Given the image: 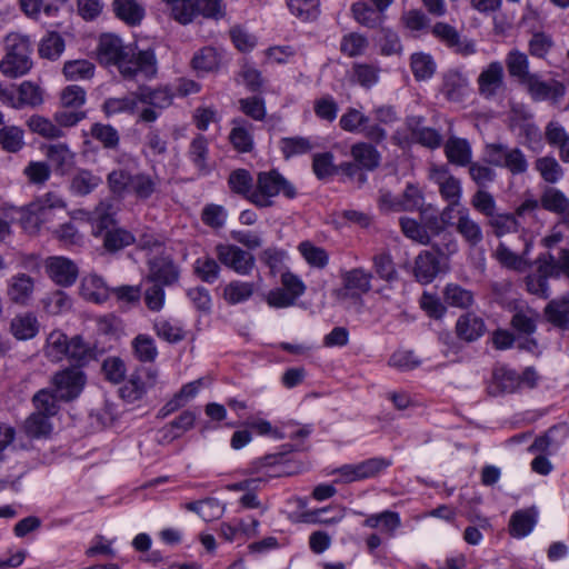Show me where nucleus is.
Returning <instances> with one entry per match:
<instances>
[{"label": "nucleus", "mask_w": 569, "mask_h": 569, "mask_svg": "<svg viewBox=\"0 0 569 569\" xmlns=\"http://www.w3.org/2000/svg\"><path fill=\"white\" fill-rule=\"evenodd\" d=\"M91 224V234L102 238L108 252L120 251L134 243V236L124 228L117 227L116 209L110 200L101 201L92 212H87Z\"/></svg>", "instance_id": "f257e3e1"}, {"label": "nucleus", "mask_w": 569, "mask_h": 569, "mask_svg": "<svg viewBox=\"0 0 569 569\" xmlns=\"http://www.w3.org/2000/svg\"><path fill=\"white\" fill-rule=\"evenodd\" d=\"M4 50L6 54L0 61V71L3 76L17 79L32 69V43L28 36L9 33L4 40Z\"/></svg>", "instance_id": "f03ea898"}, {"label": "nucleus", "mask_w": 569, "mask_h": 569, "mask_svg": "<svg viewBox=\"0 0 569 569\" xmlns=\"http://www.w3.org/2000/svg\"><path fill=\"white\" fill-rule=\"evenodd\" d=\"M281 192L289 199L297 196L295 186L279 171H262L257 176L256 189L250 196V202L258 208H269L273 206L272 199Z\"/></svg>", "instance_id": "7ed1b4c3"}, {"label": "nucleus", "mask_w": 569, "mask_h": 569, "mask_svg": "<svg viewBox=\"0 0 569 569\" xmlns=\"http://www.w3.org/2000/svg\"><path fill=\"white\" fill-rule=\"evenodd\" d=\"M127 59L119 66V73L124 81L143 83L158 74V59L154 49L132 48Z\"/></svg>", "instance_id": "20e7f679"}, {"label": "nucleus", "mask_w": 569, "mask_h": 569, "mask_svg": "<svg viewBox=\"0 0 569 569\" xmlns=\"http://www.w3.org/2000/svg\"><path fill=\"white\" fill-rule=\"evenodd\" d=\"M528 96L535 102H559L566 94V86L556 79L545 80L541 74L533 72L521 84Z\"/></svg>", "instance_id": "39448f33"}, {"label": "nucleus", "mask_w": 569, "mask_h": 569, "mask_svg": "<svg viewBox=\"0 0 569 569\" xmlns=\"http://www.w3.org/2000/svg\"><path fill=\"white\" fill-rule=\"evenodd\" d=\"M86 385V376L80 368L71 367L58 371L51 378V386L61 401L79 397Z\"/></svg>", "instance_id": "423d86ee"}, {"label": "nucleus", "mask_w": 569, "mask_h": 569, "mask_svg": "<svg viewBox=\"0 0 569 569\" xmlns=\"http://www.w3.org/2000/svg\"><path fill=\"white\" fill-rule=\"evenodd\" d=\"M214 252L220 263L238 274L247 276L254 267V257L234 244L219 243Z\"/></svg>", "instance_id": "0eeeda50"}, {"label": "nucleus", "mask_w": 569, "mask_h": 569, "mask_svg": "<svg viewBox=\"0 0 569 569\" xmlns=\"http://www.w3.org/2000/svg\"><path fill=\"white\" fill-rule=\"evenodd\" d=\"M132 47L124 46L114 34H102L98 46V59L106 66H114L119 70L120 63L129 57Z\"/></svg>", "instance_id": "6e6552de"}, {"label": "nucleus", "mask_w": 569, "mask_h": 569, "mask_svg": "<svg viewBox=\"0 0 569 569\" xmlns=\"http://www.w3.org/2000/svg\"><path fill=\"white\" fill-rule=\"evenodd\" d=\"M505 84V70L500 61L485 67L477 78L478 92L485 99H492Z\"/></svg>", "instance_id": "1a4fd4ad"}, {"label": "nucleus", "mask_w": 569, "mask_h": 569, "mask_svg": "<svg viewBox=\"0 0 569 569\" xmlns=\"http://www.w3.org/2000/svg\"><path fill=\"white\" fill-rule=\"evenodd\" d=\"M432 34L456 53L468 57L476 53V44L472 40L461 38L452 26L437 22L432 28Z\"/></svg>", "instance_id": "9d476101"}, {"label": "nucleus", "mask_w": 569, "mask_h": 569, "mask_svg": "<svg viewBox=\"0 0 569 569\" xmlns=\"http://www.w3.org/2000/svg\"><path fill=\"white\" fill-rule=\"evenodd\" d=\"M430 179L439 187V192L447 202L460 204L462 196L461 182L446 167L432 168L430 170Z\"/></svg>", "instance_id": "9b49d317"}, {"label": "nucleus", "mask_w": 569, "mask_h": 569, "mask_svg": "<svg viewBox=\"0 0 569 569\" xmlns=\"http://www.w3.org/2000/svg\"><path fill=\"white\" fill-rule=\"evenodd\" d=\"M455 230L471 248H476L483 241L481 226L471 217L467 207H459L456 211Z\"/></svg>", "instance_id": "f8f14e48"}, {"label": "nucleus", "mask_w": 569, "mask_h": 569, "mask_svg": "<svg viewBox=\"0 0 569 569\" xmlns=\"http://www.w3.org/2000/svg\"><path fill=\"white\" fill-rule=\"evenodd\" d=\"M179 279V270L168 257H154L149 262L147 281L160 286H171Z\"/></svg>", "instance_id": "ddd939ff"}, {"label": "nucleus", "mask_w": 569, "mask_h": 569, "mask_svg": "<svg viewBox=\"0 0 569 569\" xmlns=\"http://www.w3.org/2000/svg\"><path fill=\"white\" fill-rule=\"evenodd\" d=\"M536 262L538 264V272L530 273L525 278L526 289L531 295L547 299L550 296L548 279L552 278L549 274L550 264L543 253L537 258Z\"/></svg>", "instance_id": "4468645a"}, {"label": "nucleus", "mask_w": 569, "mask_h": 569, "mask_svg": "<svg viewBox=\"0 0 569 569\" xmlns=\"http://www.w3.org/2000/svg\"><path fill=\"white\" fill-rule=\"evenodd\" d=\"M47 271L56 283L63 287L74 283L78 277L77 266L64 257L49 258L47 260Z\"/></svg>", "instance_id": "2eb2a0df"}, {"label": "nucleus", "mask_w": 569, "mask_h": 569, "mask_svg": "<svg viewBox=\"0 0 569 569\" xmlns=\"http://www.w3.org/2000/svg\"><path fill=\"white\" fill-rule=\"evenodd\" d=\"M34 281L27 273H18L8 280L7 296L9 300L19 306H27L32 299Z\"/></svg>", "instance_id": "dca6fc26"}, {"label": "nucleus", "mask_w": 569, "mask_h": 569, "mask_svg": "<svg viewBox=\"0 0 569 569\" xmlns=\"http://www.w3.org/2000/svg\"><path fill=\"white\" fill-rule=\"evenodd\" d=\"M543 316L553 327L569 331V293L551 299L543 309Z\"/></svg>", "instance_id": "f3484780"}, {"label": "nucleus", "mask_w": 569, "mask_h": 569, "mask_svg": "<svg viewBox=\"0 0 569 569\" xmlns=\"http://www.w3.org/2000/svg\"><path fill=\"white\" fill-rule=\"evenodd\" d=\"M157 380V372L144 370L132 375L129 381L120 389L121 397L130 402L140 399L147 388L152 387Z\"/></svg>", "instance_id": "a211bd4d"}, {"label": "nucleus", "mask_w": 569, "mask_h": 569, "mask_svg": "<svg viewBox=\"0 0 569 569\" xmlns=\"http://www.w3.org/2000/svg\"><path fill=\"white\" fill-rule=\"evenodd\" d=\"M469 91V81L466 76L456 70H450L443 76L441 93L452 102H460Z\"/></svg>", "instance_id": "6ab92c4d"}, {"label": "nucleus", "mask_w": 569, "mask_h": 569, "mask_svg": "<svg viewBox=\"0 0 569 569\" xmlns=\"http://www.w3.org/2000/svg\"><path fill=\"white\" fill-rule=\"evenodd\" d=\"M487 330L483 319L468 312L460 316L456 322V332L465 341L472 342L485 335Z\"/></svg>", "instance_id": "aec40b11"}, {"label": "nucleus", "mask_w": 569, "mask_h": 569, "mask_svg": "<svg viewBox=\"0 0 569 569\" xmlns=\"http://www.w3.org/2000/svg\"><path fill=\"white\" fill-rule=\"evenodd\" d=\"M529 250L530 244L527 243L523 252L521 254H517L511 251L510 248H508L503 242H500L493 251V257L502 267L517 272H523L530 266L526 259Z\"/></svg>", "instance_id": "412c9836"}, {"label": "nucleus", "mask_w": 569, "mask_h": 569, "mask_svg": "<svg viewBox=\"0 0 569 569\" xmlns=\"http://www.w3.org/2000/svg\"><path fill=\"white\" fill-rule=\"evenodd\" d=\"M445 153L452 164L466 167L471 163L472 149L467 139L450 137L445 143Z\"/></svg>", "instance_id": "4be33fe9"}, {"label": "nucleus", "mask_w": 569, "mask_h": 569, "mask_svg": "<svg viewBox=\"0 0 569 569\" xmlns=\"http://www.w3.org/2000/svg\"><path fill=\"white\" fill-rule=\"evenodd\" d=\"M520 385L521 378L517 371L507 367H498L495 368L492 372V389L490 392L495 396L499 393H512Z\"/></svg>", "instance_id": "5701e85b"}, {"label": "nucleus", "mask_w": 569, "mask_h": 569, "mask_svg": "<svg viewBox=\"0 0 569 569\" xmlns=\"http://www.w3.org/2000/svg\"><path fill=\"white\" fill-rule=\"evenodd\" d=\"M381 68L377 63L356 62L351 67L350 81L371 89L380 80Z\"/></svg>", "instance_id": "b1692460"}, {"label": "nucleus", "mask_w": 569, "mask_h": 569, "mask_svg": "<svg viewBox=\"0 0 569 569\" xmlns=\"http://www.w3.org/2000/svg\"><path fill=\"white\" fill-rule=\"evenodd\" d=\"M536 522L537 511L533 508L515 511L510 517L509 532L515 538H523L533 530Z\"/></svg>", "instance_id": "393cba45"}, {"label": "nucleus", "mask_w": 569, "mask_h": 569, "mask_svg": "<svg viewBox=\"0 0 569 569\" xmlns=\"http://www.w3.org/2000/svg\"><path fill=\"white\" fill-rule=\"evenodd\" d=\"M188 158L200 174L206 176L210 172L211 169L208 164L209 143L204 136L198 134L192 139L188 149Z\"/></svg>", "instance_id": "a878e982"}, {"label": "nucleus", "mask_w": 569, "mask_h": 569, "mask_svg": "<svg viewBox=\"0 0 569 569\" xmlns=\"http://www.w3.org/2000/svg\"><path fill=\"white\" fill-rule=\"evenodd\" d=\"M110 289L104 280L97 274H89L82 279L81 296L91 302L102 303L108 300Z\"/></svg>", "instance_id": "bb28decb"}, {"label": "nucleus", "mask_w": 569, "mask_h": 569, "mask_svg": "<svg viewBox=\"0 0 569 569\" xmlns=\"http://www.w3.org/2000/svg\"><path fill=\"white\" fill-rule=\"evenodd\" d=\"M422 121L423 119L421 117L415 116L407 119V124L413 139L425 147L431 149L438 148L441 144L440 133L432 128L421 126Z\"/></svg>", "instance_id": "cd10ccee"}, {"label": "nucleus", "mask_w": 569, "mask_h": 569, "mask_svg": "<svg viewBox=\"0 0 569 569\" xmlns=\"http://www.w3.org/2000/svg\"><path fill=\"white\" fill-rule=\"evenodd\" d=\"M343 288L358 295L371 289L372 273L363 268H353L341 273Z\"/></svg>", "instance_id": "c85d7f7f"}, {"label": "nucleus", "mask_w": 569, "mask_h": 569, "mask_svg": "<svg viewBox=\"0 0 569 569\" xmlns=\"http://www.w3.org/2000/svg\"><path fill=\"white\" fill-rule=\"evenodd\" d=\"M506 67L511 78L521 86L533 72L529 70V59L525 52L518 49L510 50L506 56Z\"/></svg>", "instance_id": "c756f323"}, {"label": "nucleus", "mask_w": 569, "mask_h": 569, "mask_svg": "<svg viewBox=\"0 0 569 569\" xmlns=\"http://www.w3.org/2000/svg\"><path fill=\"white\" fill-rule=\"evenodd\" d=\"M353 19L361 26L376 29L382 26L385 14L365 1L355 2L350 8Z\"/></svg>", "instance_id": "7c9ffc66"}, {"label": "nucleus", "mask_w": 569, "mask_h": 569, "mask_svg": "<svg viewBox=\"0 0 569 569\" xmlns=\"http://www.w3.org/2000/svg\"><path fill=\"white\" fill-rule=\"evenodd\" d=\"M161 178L158 174L151 176L146 172L133 174L131 191L140 200H148L159 192Z\"/></svg>", "instance_id": "2f4dec72"}, {"label": "nucleus", "mask_w": 569, "mask_h": 569, "mask_svg": "<svg viewBox=\"0 0 569 569\" xmlns=\"http://www.w3.org/2000/svg\"><path fill=\"white\" fill-rule=\"evenodd\" d=\"M139 102L163 110L172 104L173 93L167 87L150 89L139 87L137 92Z\"/></svg>", "instance_id": "473e14b6"}, {"label": "nucleus", "mask_w": 569, "mask_h": 569, "mask_svg": "<svg viewBox=\"0 0 569 569\" xmlns=\"http://www.w3.org/2000/svg\"><path fill=\"white\" fill-rule=\"evenodd\" d=\"M439 270V261L433 253L423 251L416 258L415 276L421 283H430Z\"/></svg>", "instance_id": "72a5a7b5"}, {"label": "nucleus", "mask_w": 569, "mask_h": 569, "mask_svg": "<svg viewBox=\"0 0 569 569\" xmlns=\"http://www.w3.org/2000/svg\"><path fill=\"white\" fill-rule=\"evenodd\" d=\"M256 289L253 282L232 280L223 288L222 297L229 305H239L248 301Z\"/></svg>", "instance_id": "f704fd0d"}, {"label": "nucleus", "mask_w": 569, "mask_h": 569, "mask_svg": "<svg viewBox=\"0 0 569 569\" xmlns=\"http://www.w3.org/2000/svg\"><path fill=\"white\" fill-rule=\"evenodd\" d=\"M39 331L37 317L31 312L16 316L11 321V332L19 340H28L36 337Z\"/></svg>", "instance_id": "c9c22d12"}, {"label": "nucleus", "mask_w": 569, "mask_h": 569, "mask_svg": "<svg viewBox=\"0 0 569 569\" xmlns=\"http://www.w3.org/2000/svg\"><path fill=\"white\" fill-rule=\"evenodd\" d=\"M27 126L31 132L39 134L44 139H60L64 137L63 129L59 128L54 120L40 114H33L27 120Z\"/></svg>", "instance_id": "e433bc0d"}, {"label": "nucleus", "mask_w": 569, "mask_h": 569, "mask_svg": "<svg viewBox=\"0 0 569 569\" xmlns=\"http://www.w3.org/2000/svg\"><path fill=\"white\" fill-rule=\"evenodd\" d=\"M66 358L76 362L77 368H79L96 358V350L90 343L86 342L82 337L74 336L69 340Z\"/></svg>", "instance_id": "4c0bfd02"}, {"label": "nucleus", "mask_w": 569, "mask_h": 569, "mask_svg": "<svg viewBox=\"0 0 569 569\" xmlns=\"http://www.w3.org/2000/svg\"><path fill=\"white\" fill-rule=\"evenodd\" d=\"M69 338L60 330H53L47 338L44 356L53 362H59L67 357Z\"/></svg>", "instance_id": "58836bf2"}, {"label": "nucleus", "mask_w": 569, "mask_h": 569, "mask_svg": "<svg viewBox=\"0 0 569 569\" xmlns=\"http://www.w3.org/2000/svg\"><path fill=\"white\" fill-rule=\"evenodd\" d=\"M351 156L361 168L373 170L380 164L381 156L370 143L358 142L351 147Z\"/></svg>", "instance_id": "ea45409f"}, {"label": "nucleus", "mask_w": 569, "mask_h": 569, "mask_svg": "<svg viewBox=\"0 0 569 569\" xmlns=\"http://www.w3.org/2000/svg\"><path fill=\"white\" fill-rule=\"evenodd\" d=\"M279 148L284 159L306 154L315 148L313 141L308 137H284L279 141Z\"/></svg>", "instance_id": "a19ab883"}, {"label": "nucleus", "mask_w": 569, "mask_h": 569, "mask_svg": "<svg viewBox=\"0 0 569 569\" xmlns=\"http://www.w3.org/2000/svg\"><path fill=\"white\" fill-rule=\"evenodd\" d=\"M102 182L99 176L93 174L90 170L80 169L72 177L70 190L77 196H87L91 193Z\"/></svg>", "instance_id": "79ce46f5"}, {"label": "nucleus", "mask_w": 569, "mask_h": 569, "mask_svg": "<svg viewBox=\"0 0 569 569\" xmlns=\"http://www.w3.org/2000/svg\"><path fill=\"white\" fill-rule=\"evenodd\" d=\"M116 16L128 24H139L144 16L143 8L136 0H114Z\"/></svg>", "instance_id": "37998d69"}, {"label": "nucleus", "mask_w": 569, "mask_h": 569, "mask_svg": "<svg viewBox=\"0 0 569 569\" xmlns=\"http://www.w3.org/2000/svg\"><path fill=\"white\" fill-rule=\"evenodd\" d=\"M90 136L104 149L116 150L120 146V134L111 124L96 122L90 128Z\"/></svg>", "instance_id": "c03bdc74"}, {"label": "nucleus", "mask_w": 569, "mask_h": 569, "mask_svg": "<svg viewBox=\"0 0 569 569\" xmlns=\"http://www.w3.org/2000/svg\"><path fill=\"white\" fill-rule=\"evenodd\" d=\"M43 90L32 81H22L18 86L19 110L24 107L37 108L43 103Z\"/></svg>", "instance_id": "a18cd8bd"}, {"label": "nucleus", "mask_w": 569, "mask_h": 569, "mask_svg": "<svg viewBox=\"0 0 569 569\" xmlns=\"http://www.w3.org/2000/svg\"><path fill=\"white\" fill-rule=\"evenodd\" d=\"M539 313L530 308L517 310L511 318V327L519 333L531 336L537 330Z\"/></svg>", "instance_id": "49530a36"}, {"label": "nucleus", "mask_w": 569, "mask_h": 569, "mask_svg": "<svg viewBox=\"0 0 569 569\" xmlns=\"http://www.w3.org/2000/svg\"><path fill=\"white\" fill-rule=\"evenodd\" d=\"M443 299L451 307L467 309L475 302L472 291L457 283H449L443 290Z\"/></svg>", "instance_id": "de8ad7c7"}, {"label": "nucleus", "mask_w": 569, "mask_h": 569, "mask_svg": "<svg viewBox=\"0 0 569 569\" xmlns=\"http://www.w3.org/2000/svg\"><path fill=\"white\" fill-rule=\"evenodd\" d=\"M46 156L57 170L64 172L74 160V153L66 143L50 144L47 148Z\"/></svg>", "instance_id": "09e8293b"}, {"label": "nucleus", "mask_w": 569, "mask_h": 569, "mask_svg": "<svg viewBox=\"0 0 569 569\" xmlns=\"http://www.w3.org/2000/svg\"><path fill=\"white\" fill-rule=\"evenodd\" d=\"M153 330L160 339L169 343L180 342L186 337L183 328L178 322H173L164 318H158L154 320Z\"/></svg>", "instance_id": "8fccbe9b"}, {"label": "nucleus", "mask_w": 569, "mask_h": 569, "mask_svg": "<svg viewBox=\"0 0 569 569\" xmlns=\"http://www.w3.org/2000/svg\"><path fill=\"white\" fill-rule=\"evenodd\" d=\"M229 188L232 192L240 194L250 201L253 193V179L246 169L233 170L228 178Z\"/></svg>", "instance_id": "3c124183"}, {"label": "nucleus", "mask_w": 569, "mask_h": 569, "mask_svg": "<svg viewBox=\"0 0 569 569\" xmlns=\"http://www.w3.org/2000/svg\"><path fill=\"white\" fill-rule=\"evenodd\" d=\"M410 67L413 77L418 81L430 79L436 72V62L427 53L417 52L410 58Z\"/></svg>", "instance_id": "603ef678"}, {"label": "nucleus", "mask_w": 569, "mask_h": 569, "mask_svg": "<svg viewBox=\"0 0 569 569\" xmlns=\"http://www.w3.org/2000/svg\"><path fill=\"white\" fill-rule=\"evenodd\" d=\"M133 174L126 169H114L107 176V184L112 194L122 198L130 189Z\"/></svg>", "instance_id": "864d4df0"}, {"label": "nucleus", "mask_w": 569, "mask_h": 569, "mask_svg": "<svg viewBox=\"0 0 569 569\" xmlns=\"http://www.w3.org/2000/svg\"><path fill=\"white\" fill-rule=\"evenodd\" d=\"M368 46L369 41L366 36L358 32H350L341 38L340 51L350 58H356L365 54Z\"/></svg>", "instance_id": "5fc2aeb1"}, {"label": "nucleus", "mask_w": 569, "mask_h": 569, "mask_svg": "<svg viewBox=\"0 0 569 569\" xmlns=\"http://www.w3.org/2000/svg\"><path fill=\"white\" fill-rule=\"evenodd\" d=\"M137 93L121 98H108L102 104V111L107 117L118 113H133L138 104Z\"/></svg>", "instance_id": "6e6d98bb"}, {"label": "nucleus", "mask_w": 569, "mask_h": 569, "mask_svg": "<svg viewBox=\"0 0 569 569\" xmlns=\"http://www.w3.org/2000/svg\"><path fill=\"white\" fill-rule=\"evenodd\" d=\"M221 56L212 47H206L192 58V67L198 71L210 72L220 67Z\"/></svg>", "instance_id": "4d7b16f0"}, {"label": "nucleus", "mask_w": 569, "mask_h": 569, "mask_svg": "<svg viewBox=\"0 0 569 569\" xmlns=\"http://www.w3.org/2000/svg\"><path fill=\"white\" fill-rule=\"evenodd\" d=\"M298 250L307 263L311 267L323 269L329 262V256L327 251L321 247L315 246L310 241L300 242Z\"/></svg>", "instance_id": "13d9d810"}, {"label": "nucleus", "mask_w": 569, "mask_h": 569, "mask_svg": "<svg viewBox=\"0 0 569 569\" xmlns=\"http://www.w3.org/2000/svg\"><path fill=\"white\" fill-rule=\"evenodd\" d=\"M193 271L203 282L213 283L220 276V264L209 256L198 258L193 264Z\"/></svg>", "instance_id": "bf43d9fd"}, {"label": "nucleus", "mask_w": 569, "mask_h": 569, "mask_svg": "<svg viewBox=\"0 0 569 569\" xmlns=\"http://www.w3.org/2000/svg\"><path fill=\"white\" fill-rule=\"evenodd\" d=\"M236 124L229 136L230 142L239 152H249L253 147V139L244 120H233Z\"/></svg>", "instance_id": "052dcab7"}, {"label": "nucleus", "mask_w": 569, "mask_h": 569, "mask_svg": "<svg viewBox=\"0 0 569 569\" xmlns=\"http://www.w3.org/2000/svg\"><path fill=\"white\" fill-rule=\"evenodd\" d=\"M23 429L28 437L40 438L50 433L51 423L48 416L33 412L26 419Z\"/></svg>", "instance_id": "680f3d73"}, {"label": "nucleus", "mask_w": 569, "mask_h": 569, "mask_svg": "<svg viewBox=\"0 0 569 569\" xmlns=\"http://www.w3.org/2000/svg\"><path fill=\"white\" fill-rule=\"evenodd\" d=\"M64 50V40L58 32H49L39 44V54L49 60L58 59Z\"/></svg>", "instance_id": "e2e57ef3"}, {"label": "nucleus", "mask_w": 569, "mask_h": 569, "mask_svg": "<svg viewBox=\"0 0 569 569\" xmlns=\"http://www.w3.org/2000/svg\"><path fill=\"white\" fill-rule=\"evenodd\" d=\"M23 130L16 126L0 129V144L8 152H18L24 146Z\"/></svg>", "instance_id": "0e129e2a"}, {"label": "nucleus", "mask_w": 569, "mask_h": 569, "mask_svg": "<svg viewBox=\"0 0 569 569\" xmlns=\"http://www.w3.org/2000/svg\"><path fill=\"white\" fill-rule=\"evenodd\" d=\"M134 356L142 362H152L158 356L154 340L147 335H138L132 341Z\"/></svg>", "instance_id": "69168bd1"}, {"label": "nucleus", "mask_w": 569, "mask_h": 569, "mask_svg": "<svg viewBox=\"0 0 569 569\" xmlns=\"http://www.w3.org/2000/svg\"><path fill=\"white\" fill-rule=\"evenodd\" d=\"M53 389H41L33 396V403L37 409L36 412H41L48 417L54 416L58 412V401Z\"/></svg>", "instance_id": "338daca9"}, {"label": "nucleus", "mask_w": 569, "mask_h": 569, "mask_svg": "<svg viewBox=\"0 0 569 569\" xmlns=\"http://www.w3.org/2000/svg\"><path fill=\"white\" fill-rule=\"evenodd\" d=\"M541 206L548 211L561 214L569 208V199L560 190L549 187L541 196Z\"/></svg>", "instance_id": "774afa93"}]
</instances>
